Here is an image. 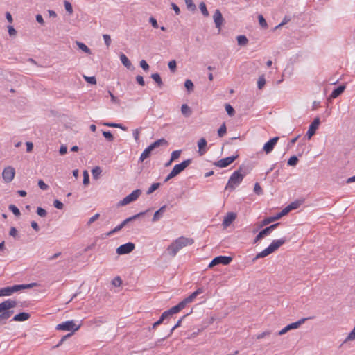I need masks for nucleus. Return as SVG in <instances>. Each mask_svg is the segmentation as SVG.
Segmentation results:
<instances>
[{
    "label": "nucleus",
    "mask_w": 355,
    "mask_h": 355,
    "mask_svg": "<svg viewBox=\"0 0 355 355\" xmlns=\"http://www.w3.org/2000/svg\"><path fill=\"white\" fill-rule=\"evenodd\" d=\"M101 172H102V170L101 169V168L99 166L94 167L92 171L93 178L96 180L98 179Z\"/></svg>",
    "instance_id": "473e14b6"
},
{
    "label": "nucleus",
    "mask_w": 355,
    "mask_h": 355,
    "mask_svg": "<svg viewBox=\"0 0 355 355\" xmlns=\"http://www.w3.org/2000/svg\"><path fill=\"white\" fill-rule=\"evenodd\" d=\"M258 19H259V23L260 26L262 28H268V24H267V22H266V19L263 17V15H259L258 16Z\"/></svg>",
    "instance_id": "4c0bfd02"
},
{
    "label": "nucleus",
    "mask_w": 355,
    "mask_h": 355,
    "mask_svg": "<svg viewBox=\"0 0 355 355\" xmlns=\"http://www.w3.org/2000/svg\"><path fill=\"white\" fill-rule=\"evenodd\" d=\"M123 225L121 224H119V225H117L116 227H115L112 230H111L110 232H109L107 235V236H111L113 234H114L115 232H117L119 231H120L122 228H123Z\"/></svg>",
    "instance_id": "603ef678"
},
{
    "label": "nucleus",
    "mask_w": 355,
    "mask_h": 355,
    "mask_svg": "<svg viewBox=\"0 0 355 355\" xmlns=\"http://www.w3.org/2000/svg\"><path fill=\"white\" fill-rule=\"evenodd\" d=\"M167 144H168V141L165 139L162 138V139H159L155 141V142L151 144L150 145V146L153 150L155 148H157L162 145H167Z\"/></svg>",
    "instance_id": "a878e982"
},
{
    "label": "nucleus",
    "mask_w": 355,
    "mask_h": 355,
    "mask_svg": "<svg viewBox=\"0 0 355 355\" xmlns=\"http://www.w3.org/2000/svg\"><path fill=\"white\" fill-rule=\"evenodd\" d=\"M193 243L194 241L191 238L180 236L168 246L167 252L171 257H175L182 248L188 245H191Z\"/></svg>",
    "instance_id": "f257e3e1"
},
{
    "label": "nucleus",
    "mask_w": 355,
    "mask_h": 355,
    "mask_svg": "<svg viewBox=\"0 0 355 355\" xmlns=\"http://www.w3.org/2000/svg\"><path fill=\"white\" fill-rule=\"evenodd\" d=\"M214 21L216 25V27L218 28L220 31L221 28V26L223 22V15L219 10H216L215 12L213 15Z\"/></svg>",
    "instance_id": "f3484780"
},
{
    "label": "nucleus",
    "mask_w": 355,
    "mask_h": 355,
    "mask_svg": "<svg viewBox=\"0 0 355 355\" xmlns=\"http://www.w3.org/2000/svg\"><path fill=\"white\" fill-rule=\"evenodd\" d=\"M309 318H302V319L299 320L297 322H293V323H291V324H288L287 326H286L284 328H283L282 330H280L278 332V335L279 336H282V335L285 334L286 333H287L288 331H290L291 329H295L299 328Z\"/></svg>",
    "instance_id": "0eeeda50"
},
{
    "label": "nucleus",
    "mask_w": 355,
    "mask_h": 355,
    "mask_svg": "<svg viewBox=\"0 0 355 355\" xmlns=\"http://www.w3.org/2000/svg\"><path fill=\"white\" fill-rule=\"evenodd\" d=\"M191 163V159L184 160L182 163L175 165L173 168L172 169V171L175 174V175H178L182 171H184Z\"/></svg>",
    "instance_id": "2eb2a0df"
},
{
    "label": "nucleus",
    "mask_w": 355,
    "mask_h": 355,
    "mask_svg": "<svg viewBox=\"0 0 355 355\" xmlns=\"http://www.w3.org/2000/svg\"><path fill=\"white\" fill-rule=\"evenodd\" d=\"M254 191L258 195L262 193V189L258 182L254 184Z\"/></svg>",
    "instance_id": "680f3d73"
},
{
    "label": "nucleus",
    "mask_w": 355,
    "mask_h": 355,
    "mask_svg": "<svg viewBox=\"0 0 355 355\" xmlns=\"http://www.w3.org/2000/svg\"><path fill=\"white\" fill-rule=\"evenodd\" d=\"M30 314L25 312L19 313L14 316L12 320L14 321H26L30 318Z\"/></svg>",
    "instance_id": "412c9836"
},
{
    "label": "nucleus",
    "mask_w": 355,
    "mask_h": 355,
    "mask_svg": "<svg viewBox=\"0 0 355 355\" xmlns=\"http://www.w3.org/2000/svg\"><path fill=\"white\" fill-rule=\"evenodd\" d=\"M166 206L164 205L161 207L157 211H156L153 217V221H157L162 216V214L165 211Z\"/></svg>",
    "instance_id": "5701e85b"
},
{
    "label": "nucleus",
    "mask_w": 355,
    "mask_h": 355,
    "mask_svg": "<svg viewBox=\"0 0 355 355\" xmlns=\"http://www.w3.org/2000/svg\"><path fill=\"white\" fill-rule=\"evenodd\" d=\"M53 205L55 207H56L58 209H62L64 207L63 203L58 200H54Z\"/></svg>",
    "instance_id": "0e129e2a"
},
{
    "label": "nucleus",
    "mask_w": 355,
    "mask_h": 355,
    "mask_svg": "<svg viewBox=\"0 0 355 355\" xmlns=\"http://www.w3.org/2000/svg\"><path fill=\"white\" fill-rule=\"evenodd\" d=\"M168 311H169L171 315H173L175 313H177L179 311H180L181 309H180L178 305H176V306H173L172 308H171Z\"/></svg>",
    "instance_id": "052dcab7"
},
{
    "label": "nucleus",
    "mask_w": 355,
    "mask_h": 355,
    "mask_svg": "<svg viewBox=\"0 0 355 355\" xmlns=\"http://www.w3.org/2000/svg\"><path fill=\"white\" fill-rule=\"evenodd\" d=\"M232 260L231 257L227 256H218L215 257L209 263V267H214L219 263H222L223 265L229 264Z\"/></svg>",
    "instance_id": "9d476101"
},
{
    "label": "nucleus",
    "mask_w": 355,
    "mask_h": 355,
    "mask_svg": "<svg viewBox=\"0 0 355 355\" xmlns=\"http://www.w3.org/2000/svg\"><path fill=\"white\" fill-rule=\"evenodd\" d=\"M64 6L66 11L69 15H71L73 13V8H72V6H71V3L69 1H64Z\"/></svg>",
    "instance_id": "e433bc0d"
},
{
    "label": "nucleus",
    "mask_w": 355,
    "mask_h": 355,
    "mask_svg": "<svg viewBox=\"0 0 355 355\" xmlns=\"http://www.w3.org/2000/svg\"><path fill=\"white\" fill-rule=\"evenodd\" d=\"M204 292L203 288H198L196 291L192 293L190 295H189L187 297L184 299L182 301H181L178 305L179 306L180 309L182 310L183 309L186 305L188 303H190L193 301V300L200 294Z\"/></svg>",
    "instance_id": "39448f33"
},
{
    "label": "nucleus",
    "mask_w": 355,
    "mask_h": 355,
    "mask_svg": "<svg viewBox=\"0 0 355 355\" xmlns=\"http://www.w3.org/2000/svg\"><path fill=\"white\" fill-rule=\"evenodd\" d=\"M185 4L187 8L190 10L194 11L196 9V6L193 0H185Z\"/></svg>",
    "instance_id": "f704fd0d"
},
{
    "label": "nucleus",
    "mask_w": 355,
    "mask_h": 355,
    "mask_svg": "<svg viewBox=\"0 0 355 355\" xmlns=\"http://www.w3.org/2000/svg\"><path fill=\"white\" fill-rule=\"evenodd\" d=\"M136 80L137 83L141 86H144L145 85V82L144 80V78L141 76L138 75L136 76Z\"/></svg>",
    "instance_id": "338daca9"
},
{
    "label": "nucleus",
    "mask_w": 355,
    "mask_h": 355,
    "mask_svg": "<svg viewBox=\"0 0 355 355\" xmlns=\"http://www.w3.org/2000/svg\"><path fill=\"white\" fill-rule=\"evenodd\" d=\"M15 175V170L12 166L6 167L2 173L3 179L7 183L10 182L13 180Z\"/></svg>",
    "instance_id": "9b49d317"
},
{
    "label": "nucleus",
    "mask_w": 355,
    "mask_h": 355,
    "mask_svg": "<svg viewBox=\"0 0 355 355\" xmlns=\"http://www.w3.org/2000/svg\"><path fill=\"white\" fill-rule=\"evenodd\" d=\"M76 44L78 46V47L81 51L85 52V53L89 54V55L92 54V51H91L90 49L86 44H85L84 43L78 42V41H76Z\"/></svg>",
    "instance_id": "bb28decb"
},
{
    "label": "nucleus",
    "mask_w": 355,
    "mask_h": 355,
    "mask_svg": "<svg viewBox=\"0 0 355 355\" xmlns=\"http://www.w3.org/2000/svg\"><path fill=\"white\" fill-rule=\"evenodd\" d=\"M103 37L105 45L108 48L110 46L111 42H112L110 36L107 34H104V35H103Z\"/></svg>",
    "instance_id": "3c124183"
},
{
    "label": "nucleus",
    "mask_w": 355,
    "mask_h": 355,
    "mask_svg": "<svg viewBox=\"0 0 355 355\" xmlns=\"http://www.w3.org/2000/svg\"><path fill=\"white\" fill-rule=\"evenodd\" d=\"M270 334H271L270 331H265L257 335L256 338H257V339L260 340V339L265 338L267 336H269Z\"/></svg>",
    "instance_id": "4d7b16f0"
},
{
    "label": "nucleus",
    "mask_w": 355,
    "mask_h": 355,
    "mask_svg": "<svg viewBox=\"0 0 355 355\" xmlns=\"http://www.w3.org/2000/svg\"><path fill=\"white\" fill-rule=\"evenodd\" d=\"M298 162V159L296 156H292L288 160V164L289 166H295Z\"/></svg>",
    "instance_id": "09e8293b"
},
{
    "label": "nucleus",
    "mask_w": 355,
    "mask_h": 355,
    "mask_svg": "<svg viewBox=\"0 0 355 355\" xmlns=\"http://www.w3.org/2000/svg\"><path fill=\"white\" fill-rule=\"evenodd\" d=\"M279 217H277V215L276 214L275 216H271V217H268V218H264L261 224H260V227H263V226H266L277 220H279Z\"/></svg>",
    "instance_id": "393cba45"
},
{
    "label": "nucleus",
    "mask_w": 355,
    "mask_h": 355,
    "mask_svg": "<svg viewBox=\"0 0 355 355\" xmlns=\"http://www.w3.org/2000/svg\"><path fill=\"white\" fill-rule=\"evenodd\" d=\"M266 84V79L263 76H261L258 78L257 87L259 89H261Z\"/></svg>",
    "instance_id": "c9c22d12"
},
{
    "label": "nucleus",
    "mask_w": 355,
    "mask_h": 355,
    "mask_svg": "<svg viewBox=\"0 0 355 355\" xmlns=\"http://www.w3.org/2000/svg\"><path fill=\"white\" fill-rule=\"evenodd\" d=\"M151 78L157 84V85L159 87H162V85H163V82L162 80V78L159 76V73H153L151 75Z\"/></svg>",
    "instance_id": "7c9ffc66"
},
{
    "label": "nucleus",
    "mask_w": 355,
    "mask_h": 355,
    "mask_svg": "<svg viewBox=\"0 0 355 355\" xmlns=\"http://www.w3.org/2000/svg\"><path fill=\"white\" fill-rule=\"evenodd\" d=\"M207 146V141L205 138H201L198 141V153L200 155H203L206 150H205V148Z\"/></svg>",
    "instance_id": "aec40b11"
},
{
    "label": "nucleus",
    "mask_w": 355,
    "mask_h": 355,
    "mask_svg": "<svg viewBox=\"0 0 355 355\" xmlns=\"http://www.w3.org/2000/svg\"><path fill=\"white\" fill-rule=\"evenodd\" d=\"M320 123V120L319 117H316L314 119L313 121L310 125L309 130L306 132V137L308 139H311L313 135H315L316 130L318 128Z\"/></svg>",
    "instance_id": "4468645a"
},
{
    "label": "nucleus",
    "mask_w": 355,
    "mask_h": 355,
    "mask_svg": "<svg viewBox=\"0 0 355 355\" xmlns=\"http://www.w3.org/2000/svg\"><path fill=\"white\" fill-rule=\"evenodd\" d=\"M286 241V239L284 238L272 241L270 245L261 252L258 253L254 259L255 260L260 258H263L269 255L270 254L276 251L279 247L284 244Z\"/></svg>",
    "instance_id": "7ed1b4c3"
},
{
    "label": "nucleus",
    "mask_w": 355,
    "mask_h": 355,
    "mask_svg": "<svg viewBox=\"0 0 355 355\" xmlns=\"http://www.w3.org/2000/svg\"><path fill=\"white\" fill-rule=\"evenodd\" d=\"M37 214L41 217H45L46 216L47 212L42 207H37Z\"/></svg>",
    "instance_id": "13d9d810"
},
{
    "label": "nucleus",
    "mask_w": 355,
    "mask_h": 355,
    "mask_svg": "<svg viewBox=\"0 0 355 355\" xmlns=\"http://www.w3.org/2000/svg\"><path fill=\"white\" fill-rule=\"evenodd\" d=\"M34 284H19V285H14L12 286H9L11 295L17 292L21 289L31 288L33 286Z\"/></svg>",
    "instance_id": "6ab92c4d"
},
{
    "label": "nucleus",
    "mask_w": 355,
    "mask_h": 355,
    "mask_svg": "<svg viewBox=\"0 0 355 355\" xmlns=\"http://www.w3.org/2000/svg\"><path fill=\"white\" fill-rule=\"evenodd\" d=\"M278 139V137H273L264 144L263 150L266 152V154L270 153L273 150Z\"/></svg>",
    "instance_id": "dca6fc26"
},
{
    "label": "nucleus",
    "mask_w": 355,
    "mask_h": 355,
    "mask_svg": "<svg viewBox=\"0 0 355 355\" xmlns=\"http://www.w3.org/2000/svg\"><path fill=\"white\" fill-rule=\"evenodd\" d=\"M180 154H181L180 150H177L173 151L171 153V162H173L175 159H177L178 158H179V157L180 156Z\"/></svg>",
    "instance_id": "37998d69"
},
{
    "label": "nucleus",
    "mask_w": 355,
    "mask_h": 355,
    "mask_svg": "<svg viewBox=\"0 0 355 355\" xmlns=\"http://www.w3.org/2000/svg\"><path fill=\"white\" fill-rule=\"evenodd\" d=\"M236 39L239 46H245L248 43V40L245 35H239Z\"/></svg>",
    "instance_id": "2f4dec72"
},
{
    "label": "nucleus",
    "mask_w": 355,
    "mask_h": 355,
    "mask_svg": "<svg viewBox=\"0 0 355 355\" xmlns=\"http://www.w3.org/2000/svg\"><path fill=\"white\" fill-rule=\"evenodd\" d=\"M199 8L202 12V14L205 16V17H208L209 16V12L207 9V7H206V5L204 2H201L199 5Z\"/></svg>",
    "instance_id": "72a5a7b5"
},
{
    "label": "nucleus",
    "mask_w": 355,
    "mask_h": 355,
    "mask_svg": "<svg viewBox=\"0 0 355 355\" xmlns=\"http://www.w3.org/2000/svg\"><path fill=\"white\" fill-rule=\"evenodd\" d=\"M38 186L42 190H46L49 188L48 185L46 184H45V182L42 180H39Z\"/></svg>",
    "instance_id": "69168bd1"
},
{
    "label": "nucleus",
    "mask_w": 355,
    "mask_h": 355,
    "mask_svg": "<svg viewBox=\"0 0 355 355\" xmlns=\"http://www.w3.org/2000/svg\"><path fill=\"white\" fill-rule=\"evenodd\" d=\"M9 209L16 216H19L21 215L19 209L14 205L9 206Z\"/></svg>",
    "instance_id": "ea45409f"
},
{
    "label": "nucleus",
    "mask_w": 355,
    "mask_h": 355,
    "mask_svg": "<svg viewBox=\"0 0 355 355\" xmlns=\"http://www.w3.org/2000/svg\"><path fill=\"white\" fill-rule=\"evenodd\" d=\"M103 135L110 141H112L114 139L112 134L109 131H103Z\"/></svg>",
    "instance_id": "864d4df0"
},
{
    "label": "nucleus",
    "mask_w": 355,
    "mask_h": 355,
    "mask_svg": "<svg viewBox=\"0 0 355 355\" xmlns=\"http://www.w3.org/2000/svg\"><path fill=\"white\" fill-rule=\"evenodd\" d=\"M236 215L233 212H228L224 217L223 220V225L224 227H227L231 225V223L236 219Z\"/></svg>",
    "instance_id": "a211bd4d"
},
{
    "label": "nucleus",
    "mask_w": 355,
    "mask_h": 355,
    "mask_svg": "<svg viewBox=\"0 0 355 355\" xmlns=\"http://www.w3.org/2000/svg\"><path fill=\"white\" fill-rule=\"evenodd\" d=\"M8 33L10 36H15L17 34L16 30L14 28L13 26H9L8 27Z\"/></svg>",
    "instance_id": "774afa93"
},
{
    "label": "nucleus",
    "mask_w": 355,
    "mask_h": 355,
    "mask_svg": "<svg viewBox=\"0 0 355 355\" xmlns=\"http://www.w3.org/2000/svg\"><path fill=\"white\" fill-rule=\"evenodd\" d=\"M160 186V183H153L148 189L147 194H150L154 192L156 189H157Z\"/></svg>",
    "instance_id": "58836bf2"
},
{
    "label": "nucleus",
    "mask_w": 355,
    "mask_h": 355,
    "mask_svg": "<svg viewBox=\"0 0 355 355\" xmlns=\"http://www.w3.org/2000/svg\"><path fill=\"white\" fill-rule=\"evenodd\" d=\"M241 167L239 168V170L234 171L230 178H229L228 182L225 186L226 190H230V191L235 189V188L240 184L242 182L245 174L241 173Z\"/></svg>",
    "instance_id": "20e7f679"
},
{
    "label": "nucleus",
    "mask_w": 355,
    "mask_h": 355,
    "mask_svg": "<svg viewBox=\"0 0 355 355\" xmlns=\"http://www.w3.org/2000/svg\"><path fill=\"white\" fill-rule=\"evenodd\" d=\"M120 60H121L122 64L128 69H130L132 67L131 62L129 60V59L125 54L121 53L120 55Z\"/></svg>",
    "instance_id": "cd10ccee"
},
{
    "label": "nucleus",
    "mask_w": 355,
    "mask_h": 355,
    "mask_svg": "<svg viewBox=\"0 0 355 355\" xmlns=\"http://www.w3.org/2000/svg\"><path fill=\"white\" fill-rule=\"evenodd\" d=\"M141 193L140 189H136L133 191L130 194L125 197L122 200L119 202V206H125L129 203L136 200Z\"/></svg>",
    "instance_id": "423d86ee"
},
{
    "label": "nucleus",
    "mask_w": 355,
    "mask_h": 355,
    "mask_svg": "<svg viewBox=\"0 0 355 355\" xmlns=\"http://www.w3.org/2000/svg\"><path fill=\"white\" fill-rule=\"evenodd\" d=\"M168 66L171 70V72L174 73L176 70V61L175 60H171Z\"/></svg>",
    "instance_id": "8fccbe9b"
},
{
    "label": "nucleus",
    "mask_w": 355,
    "mask_h": 355,
    "mask_svg": "<svg viewBox=\"0 0 355 355\" xmlns=\"http://www.w3.org/2000/svg\"><path fill=\"white\" fill-rule=\"evenodd\" d=\"M80 328V325L76 326L73 320L66 321L61 324H59L56 327L57 330H62V331H71L72 330L73 332L78 330Z\"/></svg>",
    "instance_id": "6e6552de"
},
{
    "label": "nucleus",
    "mask_w": 355,
    "mask_h": 355,
    "mask_svg": "<svg viewBox=\"0 0 355 355\" xmlns=\"http://www.w3.org/2000/svg\"><path fill=\"white\" fill-rule=\"evenodd\" d=\"M103 125L107 127L119 128L123 130H126L125 128L123 127L122 125L119 123H105Z\"/></svg>",
    "instance_id": "c03bdc74"
},
{
    "label": "nucleus",
    "mask_w": 355,
    "mask_h": 355,
    "mask_svg": "<svg viewBox=\"0 0 355 355\" xmlns=\"http://www.w3.org/2000/svg\"><path fill=\"white\" fill-rule=\"evenodd\" d=\"M17 304V302L11 299H8L0 303V324H6V320L13 313V311L10 309L15 308Z\"/></svg>",
    "instance_id": "f03ea898"
},
{
    "label": "nucleus",
    "mask_w": 355,
    "mask_h": 355,
    "mask_svg": "<svg viewBox=\"0 0 355 355\" xmlns=\"http://www.w3.org/2000/svg\"><path fill=\"white\" fill-rule=\"evenodd\" d=\"M84 79L89 84L96 85V79L94 76H83Z\"/></svg>",
    "instance_id": "49530a36"
},
{
    "label": "nucleus",
    "mask_w": 355,
    "mask_h": 355,
    "mask_svg": "<svg viewBox=\"0 0 355 355\" xmlns=\"http://www.w3.org/2000/svg\"><path fill=\"white\" fill-rule=\"evenodd\" d=\"M153 149L148 146L141 153L139 159L143 162L144 159L148 158L152 152Z\"/></svg>",
    "instance_id": "c85d7f7f"
},
{
    "label": "nucleus",
    "mask_w": 355,
    "mask_h": 355,
    "mask_svg": "<svg viewBox=\"0 0 355 355\" xmlns=\"http://www.w3.org/2000/svg\"><path fill=\"white\" fill-rule=\"evenodd\" d=\"M225 110H226L227 114L229 116H234V114L235 113V111H234V108L230 104H226L225 105Z\"/></svg>",
    "instance_id": "79ce46f5"
},
{
    "label": "nucleus",
    "mask_w": 355,
    "mask_h": 355,
    "mask_svg": "<svg viewBox=\"0 0 355 355\" xmlns=\"http://www.w3.org/2000/svg\"><path fill=\"white\" fill-rule=\"evenodd\" d=\"M140 66L144 71H148L149 69V65L144 60L140 61Z\"/></svg>",
    "instance_id": "e2e57ef3"
},
{
    "label": "nucleus",
    "mask_w": 355,
    "mask_h": 355,
    "mask_svg": "<svg viewBox=\"0 0 355 355\" xmlns=\"http://www.w3.org/2000/svg\"><path fill=\"white\" fill-rule=\"evenodd\" d=\"M291 210H290L289 207L287 206L286 207L283 209L280 212L277 214V217H279V218H281L284 216L286 215Z\"/></svg>",
    "instance_id": "de8ad7c7"
},
{
    "label": "nucleus",
    "mask_w": 355,
    "mask_h": 355,
    "mask_svg": "<svg viewBox=\"0 0 355 355\" xmlns=\"http://www.w3.org/2000/svg\"><path fill=\"white\" fill-rule=\"evenodd\" d=\"M226 125L225 123H223L220 128L218 130V135L220 137H222L224 136V135L226 133Z\"/></svg>",
    "instance_id": "a19ab883"
},
{
    "label": "nucleus",
    "mask_w": 355,
    "mask_h": 355,
    "mask_svg": "<svg viewBox=\"0 0 355 355\" xmlns=\"http://www.w3.org/2000/svg\"><path fill=\"white\" fill-rule=\"evenodd\" d=\"M144 214V212H140L135 216L129 217V218H126L125 220H124L121 223V225H123V227H125L129 222H131V221L135 220L136 218H139V216H141Z\"/></svg>",
    "instance_id": "c756f323"
},
{
    "label": "nucleus",
    "mask_w": 355,
    "mask_h": 355,
    "mask_svg": "<svg viewBox=\"0 0 355 355\" xmlns=\"http://www.w3.org/2000/svg\"><path fill=\"white\" fill-rule=\"evenodd\" d=\"M89 182V176L87 171L83 172V184L87 185Z\"/></svg>",
    "instance_id": "6e6d98bb"
},
{
    "label": "nucleus",
    "mask_w": 355,
    "mask_h": 355,
    "mask_svg": "<svg viewBox=\"0 0 355 355\" xmlns=\"http://www.w3.org/2000/svg\"><path fill=\"white\" fill-rule=\"evenodd\" d=\"M237 157L238 155L227 157L216 162L214 165L220 168H225L231 164Z\"/></svg>",
    "instance_id": "f8f14e48"
},
{
    "label": "nucleus",
    "mask_w": 355,
    "mask_h": 355,
    "mask_svg": "<svg viewBox=\"0 0 355 355\" xmlns=\"http://www.w3.org/2000/svg\"><path fill=\"white\" fill-rule=\"evenodd\" d=\"M300 205V202L299 201H295L291 202L288 207L290 210L295 209Z\"/></svg>",
    "instance_id": "bf43d9fd"
},
{
    "label": "nucleus",
    "mask_w": 355,
    "mask_h": 355,
    "mask_svg": "<svg viewBox=\"0 0 355 355\" xmlns=\"http://www.w3.org/2000/svg\"><path fill=\"white\" fill-rule=\"evenodd\" d=\"M181 112L185 117H189L192 114V110L187 104H183L181 106Z\"/></svg>",
    "instance_id": "b1692460"
},
{
    "label": "nucleus",
    "mask_w": 355,
    "mask_h": 355,
    "mask_svg": "<svg viewBox=\"0 0 355 355\" xmlns=\"http://www.w3.org/2000/svg\"><path fill=\"white\" fill-rule=\"evenodd\" d=\"M345 85H340L336 89H334L331 92L330 97L332 98H336L338 96H340L345 90Z\"/></svg>",
    "instance_id": "4be33fe9"
},
{
    "label": "nucleus",
    "mask_w": 355,
    "mask_h": 355,
    "mask_svg": "<svg viewBox=\"0 0 355 355\" xmlns=\"http://www.w3.org/2000/svg\"><path fill=\"white\" fill-rule=\"evenodd\" d=\"M135 244L133 243H127L121 245L116 249V253L119 254H125L131 252L135 249Z\"/></svg>",
    "instance_id": "ddd939ff"
},
{
    "label": "nucleus",
    "mask_w": 355,
    "mask_h": 355,
    "mask_svg": "<svg viewBox=\"0 0 355 355\" xmlns=\"http://www.w3.org/2000/svg\"><path fill=\"white\" fill-rule=\"evenodd\" d=\"M279 225V223L271 225L269 227H266L265 229L262 230L259 232V233L256 236L254 243H256L261 239H262L265 236H267L270 234L272 231H273L278 225Z\"/></svg>",
    "instance_id": "1a4fd4ad"
},
{
    "label": "nucleus",
    "mask_w": 355,
    "mask_h": 355,
    "mask_svg": "<svg viewBox=\"0 0 355 355\" xmlns=\"http://www.w3.org/2000/svg\"><path fill=\"white\" fill-rule=\"evenodd\" d=\"M184 87L189 92H191L193 89V83L191 80L188 79L184 82Z\"/></svg>",
    "instance_id": "a18cd8bd"
},
{
    "label": "nucleus",
    "mask_w": 355,
    "mask_h": 355,
    "mask_svg": "<svg viewBox=\"0 0 355 355\" xmlns=\"http://www.w3.org/2000/svg\"><path fill=\"white\" fill-rule=\"evenodd\" d=\"M99 217H100V214H96L95 215H94L92 217H91V218L89 219V220H88V222H87V225L88 226H90V225H92V223H94V222H95L97 219H98V218H99Z\"/></svg>",
    "instance_id": "5fc2aeb1"
}]
</instances>
